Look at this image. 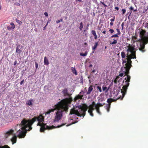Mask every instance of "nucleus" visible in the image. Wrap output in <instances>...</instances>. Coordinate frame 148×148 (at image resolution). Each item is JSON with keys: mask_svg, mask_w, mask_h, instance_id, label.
<instances>
[{"mask_svg": "<svg viewBox=\"0 0 148 148\" xmlns=\"http://www.w3.org/2000/svg\"><path fill=\"white\" fill-rule=\"evenodd\" d=\"M84 45H87V43L86 42H84Z\"/></svg>", "mask_w": 148, "mask_h": 148, "instance_id": "6e6d98bb", "label": "nucleus"}, {"mask_svg": "<svg viewBox=\"0 0 148 148\" xmlns=\"http://www.w3.org/2000/svg\"><path fill=\"white\" fill-rule=\"evenodd\" d=\"M95 107V109H96L97 112L99 114H101V113L100 111L99 106L98 105H96Z\"/></svg>", "mask_w": 148, "mask_h": 148, "instance_id": "a211bd4d", "label": "nucleus"}, {"mask_svg": "<svg viewBox=\"0 0 148 148\" xmlns=\"http://www.w3.org/2000/svg\"><path fill=\"white\" fill-rule=\"evenodd\" d=\"M102 33L103 34H106V31H103L102 32Z\"/></svg>", "mask_w": 148, "mask_h": 148, "instance_id": "603ef678", "label": "nucleus"}, {"mask_svg": "<svg viewBox=\"0 0 148 148\" xmlns=\"http://www.w3.org/2000/svg\"><path fill=\"white\" fill-rule=\"evenodd\" d=\"M114 9L116 10H119V8L117 7H115L114 8Z\"/></svg>", "mask_w": 148, "mask_h": 148, "instance_id": "de8ad7c7", "label": "nucleus"}, {"mask_svg": "<svg viewBox=\"0 0 148 148\" xmlns=\"http://www.w3.org/2000/svg\"><path fill=\"white\" fill-rule=\"evenodd\" d=\"M115 19V16H114L113 17V18L110 19V21L112 22L113 21H114Z\"/></svg>", "mask_w": 148, "mask_h": 148, "instance_id": "79ce46f5", "label": "nucleus"}, {"mask_svg": "<svg viewBox=\"0 0 148 148\" xmlns=\"http://www.w3.org/2000/svg\"><path fill=\"white\" fill-rule=\"evenodd\" d=\"M129 8L130 10V11H132L134 10V8L132 6H131Z\"/></svg>", "mask_w": 148, "mask_h": 148, "instance_id": "a19ab883", "label": "nucleus"}, {"mask_svg": "<svg viewBox=\"0 0 148 148\" xmlns=\"http://www.w3.org/2000/svg\"><path fill=\"white\" fill-rule=\"evenodd\" d=\"M18 127H21V128L20 129H19L16 132V135H14L12 138L11 139V141L12 142V144H14V143H15L16 142V138L17 137H18L19 138H24V137L23 138H20V136H19V135L17 134V132H18L21 130L22 128V126L21 125V123L19 125H17L16 126V130H17L18 128Z\"/></svg>", "mask_w": 148, "mask_h": 148, "instance_id": "0eeeda50", "label": "nucleus"}, {"mask_svg": "<svg viewBox=\"0 0 148 148\" xmlns=\"http://www.w3.org/2000/svg\"><path fill=\"white\" fill-rule=\"evenodd\" d=\"M92 66V64H90V65L89 66V67Z\"/></svg>", "mask_w": 148, "mask_h": 148, "instance_id": "0e129e2a", "label": "nucleus"}, {"mask_svg": "<svg viewBox=\"0 0 148 148\" xmlns=\"http://www.w3.org/2000/svg\"><path fill=\"white\" fill-rule=\"evenodd\" d=\"M121 56L122 59L125 58L126 56L125 53L124 51L121 52Z\"/></svg>", "mask_w": 148, "mask_h": 148, "instance_id": "5701e85b", "label": "nucleus"}, {"mask_svg": "<svg viewBox=\"0 0 148 148\" xmlns=\"http://www.w3.org/2000/svg\"><path fill=\"white\" fill-rule=\"evenodd\" d=\"M142 42L140 43V47L139 48V49L142 52H144L146 51V50L145 49V45L147 44L148 42V39L147 40H142Z\"/></svg>", "mask_w": 148, "mask_h": 148, "instance_id": "6e6552de", "label": "nucleus"}, {"mask_svg": "<svg viewBox=\"0 0 148 148\" xmlns=\"http://www.w3.org/2000/svg\"><path fill=\"white\" fill-rule=\"evenodd\" d=\"M24 82V79H23L20 82V84L21 85H22L23 84V83Z\"/></svg>", "mask_w": 148, "mask_h": 148, "instance_id": "a18cd8bd", "label": "nucleus"}, {"mask_svg": "<svg viewBox=\"0 0 148 148\" xmlns=\"http://www.w3.org/2000/svg\"><path fill=\"white\" fill-rule=\"evenodd\" d=\"M109 31L112 34L114 32V30L113 29H110L109 30Z\"/></svg>", "mask_w": 148, "mask_h": 148, "instance_id": "58836bf2", "label": "nucleus"}, {"mask_svg": "<svg viewBox=\"0 0 148 148\" xmlns=\"http://www.w3.org/2000/svg\"><path fill=\"white\" fill-rule=\"evenodd\" d=\"M121 26L122 27V29H123V23H122V24H121Z\"/></svg>", "mask_w": 148, "mask_h": 148, "instance_id": "bf43d9fd", "label": "nucleus"}, {"mask_svg": "<svg viewBox=\"0 0 148 148\" xmlns=\"http://www.w3.org/2000/svg\"><path fill=\"white\" fill-rule=\"evenodd\" d=\"M17 63V61H15L14 63V65H15Z\"/></svg>", "mask_w": 148, "mask_h": 148, "instance_id": "8fccbe9b", "label": "nucleus"}, {"mask_svg": "<svg viewBox=\"0 0 148 148\" xmlns=\"http://www.w3.org/2000/svg\"><path fill=\"white\" fill-rule=\"evenodd\" d=\"M16 52L19 54H20L21 52V50L19 49L17 46L16 48Z\"/></svg>", "mask_w": 148, "mask_h": 148, "instance_id": "cd10ccee", "label": "nucleus"}, {"mask_svg": "<svg viewBox=\"0 0 148 148\" xmlns=\"http://www.w3.org/2000/svg\"><path fill=\"white\" fill-rule=\"evenodd\" d=\"M44 14L46 16H48V13L46 12H45L44 13Z\"/></svg>", "mask_w": 148, "mask_h": 148, "instance_id": "49530a36", "label": "nucleus"}, {"mask_svg": "<svg viewBox=\"0 0 148 148\" xmlns=\"http://www.w3.org/2000/svg\"><path fill=\"white\" fill-rule=\"evenodd\" d=\"M83 97L82 95H79L76 96L74 98V101H76L78 99H82Z\"/></svg>", "mask_w": 148, "mask_h": 148, "instance_id": "f3484780", "label": "nucleus"}, {"mask_svg": "<svg viewBox=\"0 0 148 148\" xmlns=\"http://www.w3.org/2000/svg\"><path fill=\"white\" fill-rule=\"evenodd\" d=\"M146 31L144 29H141L140 32V36L142 40H148V36H145Z\"/></svg>", "mask_w": 148, "mask_h": 148, "instance_id": "1a4fd4ad", "label": "nucleus"}, {"mask_svg": "<svg viewBox=\"0 0 148 148\" xmlns=\"http://www.w3.org/2000/svg\"><path fill=\"white\" fill-rule=\"evenodd\" d=\"M122 96H120L119 97H118L117 99H113L112 98H109L107 99V102L108 103V104L106 106L107 107L106 109L108 112H109V111L110 106L111 105V103L112 102L115 101L117 99H120L121 100H122L123 99V98L125 96H124L123 97V93H122Z\"/></svg>", "mask_w": 148, "mask_h": 148, "instance_id": "423d86ee", "label": "nucleus"}, {"mask_svg": "<svg viewBox=\"0 0 148 148\" xmlns=\"http://www.w3.org/2000/svg\"><path fill=\"white\" fill-rule=\"evenodd\" d=\"M85 93V91L83 90H82L81 92H80L79 94V95H82L83 97V95Z\"/></svg>", "mask_w": 148, "mask_h": 148, "instance_id": "2f4dec72", "label": "nucleus"}, {"mask_svg": "<svg viewBox=\"0 0 148 148\" xmlns=\"http://www.w3.org/2000/svg\"><path fill=\"white\" fill-rule=\"evenodd\" d=\"M56 23H59L60 22V21L59 20H58V21H56Z\"/></svg>", "mask_w": 148, "mask_h": 148, "instance_id": "3c124183", "label": "nucleus"}, {"mask_svg": "<svg viewBox=\"0 0 148 148\" xmlns=\"http://www.w3.org/2000/svg\"><path fill=\"white\" fill-rule=\"evenodd\" d=\"M92 34L94 36V38L95 39H97V35L96 34L95 31L92 30L91 31Z\"/></svg>", "mask_w": 148, "mask_h": 148, "instance_id": "aec40b11", "label": "nucleus"}, {"mask_svg": "<svg viewBox=\"0 0 148 148\" xmlns=\"http://www.w3.org/2000/svg\"><path fill=\"white\" fill-rule=\"evenodd\" d=\"M95 51V50H93V51L92 52V53H94Z\"/></svg>", "mask_w": 148, "mask_h": 148, "instance_id": "e2e57ef3", "label": "nucleus"}, {"mask_svg": "<svg viewBox=\"0 0 148 148\" xmlns=\"http://www.w3.org/2000/svg\"><path fill=\"white\" fill-rule=\"evenodd\" d=\"M121 79V78L119 76H116L114 80V84H117V82H119Z\"/></svg>", "mask_w": 148, "mask_h": 148, "instance_id": "dca6fc26", "label": "nucleus"}, {"mask_svg": "<svg viewBox=\"0 0 148 148\" xmlns=\"http://www.w3.org/2000/svg\"><path fill=\"white\" fill-rule=\"evenodd\" d=\"M121 11L122 12V14H124L126 12V10L124 9H123Z\"/></svg>", "mask_w": 148, "mask_h": 148, "instance_id": "c9c22d12", "label": "nucleus"}, {"mask_svg": "<svg viewBox=\"0 0 148 148\" xmlns=\"http://www.w3.org/2000/svg\"><path fill=\"white\" fill-rule=\"evenodd\" d=\"M93 86L92 85H90L89 87L88 88V91L87 90H86V95H87L90 94L91 92L93 90Z\"/></svg>", "mask_w": 148, "mask_h": 148, "instance_id": "9b49d317", "label": "nucleus"}, {"mask_svg": "<svg viewBox=\"0 0 148 148\" xmlns=\"http://www.w3.org/2000/svg\"><path fill=\"white\" fill-rule=\"evenodd\" d=\"M95 70H93L92 72V73H94L95 72Z\"/></svg>", "mask_w": 148, "mask_h": 148, "instance_id": "052dcab7", "label": "nucleus"}, {"mask_svg": "<svg viewBox=\"0 0 148 148\" xmlns=\"http://www.w3.org/2000/svg\"><path fill=\"white\" fill-rule=\"evenodd\" d=\"M78 1H80V2H81V0H77Z\"/></svg>", "mask_w": 148, "mask_h": 148, "instance_id": "338daca9", "label": "nucleus"}, {"mask_svg": "<svg viewBox=\"0 0 148 148\" xmlns=\"http://www.w3.org/2000/svg\"><path fill=\"white\" fill-rule=\"evenodd\" d=\"M114 41L112 42H110V45H114V44H116L117 43V40H115V39H114L113 40Z\"/></svg>", "mask_w": 148, "mask_h": 148, "instance_id": "393cba45", "label": "nucleus"}, {"mask_svg": "<svg viewBox=\"0 0 148 148\" xmlns=\"http://www.w3.org/2000/svg\"><path fill=\"white\" fill-rule=\"evenodd\" d=\"M116 31H117V32L118 33H117V34H118V35H120L121 34V32L120 31V30H119L118 29H116Z\"/></svg>", "mask_w": 148, "mask_h": 148, "instance_id": "e433bc0d", "label": "nucleus"}, {"mask_svg": "<svg viewBox=\"0 0 148 148\" xmlns=\"http://www.w3.org/2000/svg\"><path fill=\"white\" fill-rule=\"evenodd\" d=\"M16 21L17 22L18 24L21 25L22 23V22L21 21L17 19H16Z\"/></svg>", "mask_w": 148, "mask_h": 148, "instance_id": "473e14b6", "label": "nucleus"}, {"mask_svg": "<svg viewBox=\"0 0 148 148\" xmlns=\"http://www.w3.org/2000/svg\"><path fill=\"white\" fill-rule=\"evenodd\" d=\"M132 11H130V12H129L128 13H130V14H131L132 13Z\"/></svg>", "mask_w": 148, "mask_h": 148, "instance_id": "864d4df0", "label": "nucleus"}, {"mask_svg": "<svg viewBox=\"0 0 148 148\" xmlns=\"http://www.w3.org/2000/svg\"><path fill=\"white\" fill-rule=\"evenodd\" d=\"M113 23L112 22H111L110 23V26H112L113 25Z\"/></svg>", "mask_w": 148, "mask_h": 148, "instance_id": "09e8293b", "label": "nucleus"}, {"mask_svg": "<svg viewBox=\"0 0 148 148\" xmlns=\"http://www.w3.org/2000/svg\"><path fill=\"white\" fill-rule=\"evenodd\" d=\"M48 23H47V24H46V25H45V27H46L48 25Z\"/></svg>", "mask_w": 148, "mask_h": 148, "instance_id": "69168bd1", "label": "nucleus"}, {"mask_svg": "<svg viewBox=\"0 0 148 148\" xmlns=\"http://www.w3.org/2000/svg\"><path fill=\"white\" fill-rule=\"evenodd\" d=\"M98 105L94 102H92V104L90 105L88 107L86 104H84L83 106H80V108L78 110H75L74 109L71 110L70 114H75L79 116H84L86 114V112L88 108V112L92 116H94L92 111L95 109V107L96 106Z\"/></svg>", "mask_w": 148, "mask_h": 148, "instance_id": "20e7f679", "label": "nucleus"}, {"mask_svg": "<svg viewBox=\"0 0 148 148\" xmlns=\"http://www.w3.org/2000/svg\"><path fill=\"white\" fill-rule=\"evenodd\" d=\"M38 122V123L37 124V126H40V131L41 132H44L45 130H50L56 128L60 127L65 125L64 124H62L58 126L57 127H55L53 125L50 126L47 125L46 123H41V122Z\"/></svg>", "mask_w": 148, "mask_h": 148, "instance_id": "39448f33", "label": "nucleus"}, {"mask_svg": "<svg viewBox=\"0 0 148 148\" xmlns=\"http://www.w3.org/2000/svg\"><path fill=\"white\" fill-rule=\"evenodd\" d=\"M34 100L33 99H29L26 102V104L29 106H32L33 105Z\"/></svg>", "mask_w": 148, "mask_h": 148, "instance_id": "4468645a", "label": "nucleus"}, {"mask_svg": "<svg viewBox=\"0 0 148 148\" xmlns=\"http://www.w3.org/2000/svg\"><path fill=\"white\" fill-rule=\"evenodd\" d=\"M72 101V98L69 97L64 99L60 102V104L56 113L54 121H58L61 119L63 112H66L68 111L69 105Z\"/></svg>", "mask_w": 148, "mask_h": 148, "instance_id": "7ed1b4c3", "label": "nucleus"}, {"mask_svg": "<svg viewBox=\"0 0 148 148\" xmlns=\"http://www.w3.org/2000/svg\"><path fill=\"white\" fill-rule=\"evenodd\" d=\"M59 104H60V102L54 106L53 108L49 109L48 111L46 112L45 114L46 115L49 114L51 112H53L55 110H57Z\"/></svg>", "mask_w": 148, "mask_h": 148, "instance_id": "9d476101", "label": "nucleus"}, {"mask_svg": "<svg viewBox=\"0 0 148 148\" xmlns=\"http://www.w3.org/2000/svg\"><path fill=\"white\" fill-rule=\"evenodd\" d=\"M10 25L12 26L11 27L10 26L7 27V29L9 30L13 29L15 28V25L14 23H11Z\"/></svg>", "mask_w": 148, "mask_h": 148, "instance_id": "2eb2a0df", "label": "nucleus"}, {"mask_svg": "<svg viewBox=\"0 0 148 148\" xmlns=\"http://www.w3.org/2000/svg\"><path fill=\"white\" fill-rule=\"evenodd\" d=\"M79 29L80 30H82L83 28V24L82 22H81L79 24Z\"/></svg>", "mask_w": 148, "mask_h": 148, "instance_id": "c85d7f7f", "label": "nucleus"}, {"mask_svg": "<svg viewBox=\"0 0 148 148\" xmlns=\"http://www.w3.org/2000/svg\"><path fill=\"white\" fill-rule=\"evenodd\" d=\"M35 66H36V69H37V68L38 67V64L36 62H35Z\"/></svg>", "mask_w": 148, "mask_h": 148, "instance_id": "c03bdc74", "label": "nucleus"}, {"mask_svg": "<svg viewBox=\"0 0 148 148\" xmlns=\"http://www.w3.org/2000/svg\"><path fill=\"white\" fill-rule=\"evenodd\" d=\"M123 74H124L123 73H120L119 74V77L120 76V77H122L123 76Z\"/></svg>", "mask_w": 148, "mask_h": 148, "instance_id": "37998d69", "label": "nucleus"}, {"mask_svg": "<svg viewBox=\"0 0 148 148\" xmlns=\"http://www.w3.org/2000/svg\"><path fill=\"white\" fill-rule=\"evenodd\" d=\"M128 48L126 50L127 53L126 54V57L127 59H122V64L124 65L125 64V67L124 68L125 71L123 72L126 76L125 78L124 79L125 80L123 81V84L122 88L121 89V93H123V96H125L126 94L128 87L129 85V82L130 81L131 77L128 75L129 73V70L131 66L132 61L131 59H136V51L135 49L130 44H129V45L127 47Z\"/></svg>", "mask_w": 148, "mask_h": 148, "instance_id": "f257e3e1", "label": "nucleus"}, {"mask_svg": "<svg viewBox=\"0 0 148 148\" xmlns=\"http://www.w3.org/2000/svg\"><path fill=\"white\" fill-rule=\"evenodd\" d=\"M123 69V67H122V68H121V70H123V69Z\"/></svg>", "mask_w": 148, "mask_h": 148, "instance_id": "774afa93", "label": "nucleus"}, {"mask_svg": "<svg viewBox=\"0 0 148 148\" xmlns=\"http://www.w3.org/2000/svg\"><path fill=\"white\" fill-rule=\"evenodd\" d=\"M114 41L112 42H110V45H114V44H116L117 43V40H115V39H114L113 40Z\"/></svg>", "mask_w": 148, "mask_h": 148, "instance_id": "a878e982", "label": "nucleus"}, {"mask_svg": "<svg viewBox=\"0 0 148 148\" xmlns=\"http://www.w3.org/2000/svg\"><path fill=\"white\" fill-rule=\"evenodd\" d=\"M89 26V23H88L87 25V27H88Z\"/></svg>", "mask_w": 148, "mask_h": 148, "instance_id": "680f3d73", "label": "nucleus"}, {"mask_svg": "<svg viewBox=\"0 0 148 148\" xmlns=\"http://www.w3.org/2000/svg\"><path fill=\"white\" fill-rule=\"evenodd\" d=\"M132 38L133 41V43H134L137 39V37L135 36H132Z\"/></svg>", "mask_w": 148, "mask_h": 148, "instance_id": "c756f323", "label": "nucleus"}, {"mask_svg": "<svg viewBox=\"0 0 148 148\" xmlns=\"http://www.w3.org/2000/svg\"><path fill=\"white\" fill-rule=\"evenodd\" d=\"M62 93L64 96H67L70 97V95L68 92V90L67 88H64L62 91Z\"/></svg>", "mask_w": 148, "mask_h": 148, "instance_id": "f8f14e48", "label": "nucleus"}, {"mask_svg": "<svg viewBox=\"0 0 148 148\" xmlns=\"http://www.w3.org/2000/svg\"><path fill=\"white\" fill-rule=\"evenodd\" d=\"M44 63L46 65H48L49 64V62L48 60V59L45 56L44 57Z\"/></svg>", "mask_w": 148, "mask_h": 148, "instance_id": "6ab92c4d", "label": "nucleus"}, {"mask_svg": "<svg viewBox=\"0 0 148 148\" xmlns=\"http://www.w3.org/2000/svg\"><path fill=\"white\" fill-rule=\"evenodd\" d=\"M133 11H134V12H136L137 10L136 9H135V10H133Z\"/></svg>", "mask_w": 148, "mask_h": 148, "instance_id": "13d9d810", "label": "nucleus"}, {"mask_svg": "<svg viewBox=\"0 0 148 148\" xmlns=\"http://www.w3.org/2000/svg\"><path fill=\"white\" fill-rule=\"evenodd\" d=\"M71 70L72 71L73 73L75 75H77V71L75 68L72 67L71 68Z\"/></svg>", "mask_w": 148, "mask_h": 148, "instance_id": "412c9836", "label": "nucleus"}, {"mask_svg": "<svg viewBox=\"0 0 148 148\" xmlns=\"http://www.w3.org/2000/svg\"><path fill=\"white\" fill-rule=\"evenodd\" d=\"M45 29H46V27H45H45H44L43 28V30H45Z\"/></svg>", "mask_w": 148, "mask_h": 148, "instance_id": "4d7b16f0", "label": "nucleus"}, {"mask_svg": "<svg viewBox=\"0 0 148 148\" xmlns=\"http://www.w3.org/2000/svg\"><path fill=\"white\" fill-rule=\"evenodd\" d=\"M44 119V117L42 114L40 115L37 117H34L31 120L24 119L21 123L22 126L21 130L18 132L17 134L19 135L20 138L25 137L27 131H30L32 129V126L34 122L37 120L38 121L43 122Z\"/></svg>", "mask_w": 148, "mask_h": 148, "instance_id": "f03ea898", "label": "nucleus"}, {"mask_svg": "<svg viewBox=\"0 0 148 148\" xmlns=\"http://www.w3.org/2000/svg\"><path fill=\"white\" fill-rule=\"evenodd\" d=\"M100 2L102 4L105 8L107 7V5L106 4H105L103 2L101 1Z\"/></svg>", "mask_w": 148, "mask_h": 148, "instance_id": "4c0bfd02", "label": "nucleus"}, {"mask_svg": "<svg viewBox=\"0 0 148 148\" xmlns=\"http://www.w3.org/2000/svg\"><path fill=\"white\" fill-rule=\"evenodd\" d=\"M0 148H10V147L8 145H5L4 146H0Z\"/></svg>", "mask_w": 148, "mask_h": 148, "instance_id": "7c9ffc66", "label": "nucleus"}, {"mask_svg": "<svg viewBox=\"0 0 148 148\" xmlns=\"http://www.w3.org/2000/svg\"><path fill=\"white\" fill-rule=\"evenodd\" d=\"M102 89L103 91H104L105 92H107L108 90V89L106 86H102Z\"/></svg>", "mask_w": 148, "mask_h": 148, "instance_id": "b1692460", "label": "nucleus"}, {"mask_svg": "<svg viewBox=\"0 0 148 148\" xmlns=\"http://www.w3.org/2000/svg\"><path fill=\"white\" fill-rule=\"evenodd\" d=\"M97 90H99L100 92H102V90L101 88V87L99 86H97Z\"/></svg>", "mask_w": 148, "mask_h": 148, "instance_id": "72a5a7b5", "label": "nucleus"}, {"mask_svg": "<svg viewBox=\"0 0 148 148\" xmlns=\"http://www.w3.org/2000/svg\"><path fill=\"white\" fill-rule=\"evenodd\" d=\"M97 105L98 106H99V107H100V106H103V105H104V104H102L99 103H97Z\"/></svg>", "mask_w": 148, "mask_h": 148, "instance_id": "ea45409f", "label": "nucleus"}, {"mask_svg": "<svg viewBox=\"0 0 148 148\" xmlns=\"http://www.w3.org/2000/svg\"><path fill=\"white\" fill-rule=\"evenodd\" d=\"M88 52L87 51H86L84 53H80V55L81 56H86L87 55Z\"/></svg>", "mask_w": 148, "mask_h": 148, "instance_id": "bb28decb", "label": "nucleus"}, {"mask_svg": "<svg viewBox=\"0 0 148 148\" xmlns=\"http://www.w3.org/2000/svg\"><path fill=\"white\" fill-rule=\"evenodd\" d=\"M59 20H60V22H62L63 21V19L61 18V19H60Z\"/></svg>", "mask_w": 148, "mask_h": 148, "instance_id": "5fc2aeb1", "label": "nucleus"}, {"mask_svg": "<svg viewBox=\"0 0 148 148\" xmlns=\"http://www.w3.org/2000/svg\"><path fill=\"white\" fill-rule=\"evenodd\" d=\"M98 45V42H95L94 46L92 47V49L93 50H95L97 48V46Z\"/></svg>", "mask_w": 148, "mask_h": 148, "instance_id": "4be33fe9", "label": "nucleus"}, {"mask_svg": "<svg viewBox=\"0 0 148 148\" xmlns=\"http://www.w3.org/2000/svg\"><path fill=\"white\" fill-rule=\"evenodd\" d=\"M14 130H10V131H8L5 134V136L7 138L9 136L12 134L13 133Z\"/></svg>", "mask_w": 148, "mask_h": 148, "instance_id": "ddd939ff", "label": "nucleus"}, {"mask_svg": "<svg viewBox=\"0 0 148 148\" xmlns=\"http://www.w3.org/2000/svg\"><path fill=\"white\" fill-rule=\"evenodd\" d=\"M118 34H117L113 35L111 36V38H114V37H118L119 36H118Z\"/></svg>", "mask_w": 148, "mask_h": 148, "instance_id": "f704fd0d", "label": "nucleus"}]
</instances>
